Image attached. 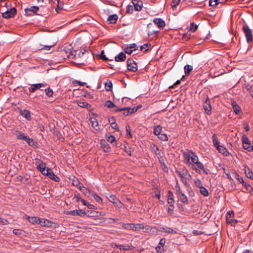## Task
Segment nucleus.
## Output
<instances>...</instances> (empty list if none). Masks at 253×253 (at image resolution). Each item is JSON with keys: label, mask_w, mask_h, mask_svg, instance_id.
Listing matches in <instances>:
<instances>
[{"label": "nucleus", "mask_w": 253, "mask_h": 253, "mask_svg": "<svg viewBox=\"0 0 253 253\" xmlns=\"http://www.w3.org/2000/svg\"><path fill=\"white\" fill-rule=\"evenodd\" d=\"M191 160L193 163L191 166V169H194L198 174L201 173L200 169H202L206 173H207V172L205 170L204 165L199 161V158L197 155L192 151H191Z\"/></svg>", "instance_id": "nucleus-1"}, {"label": "nucleus", "mask_w": 253, "mask_h": 253, "mask_svg": "<svg viewBox=\"0 0 253 253\" xmlns=\"http://www.w3.org/2000/svg\"><path fill=\"white\" fill-rule=\"evenodd\" d=\"M70 56L71 59H78L84 57L85 60H87L88 58L92 59L93 58V54L90 51L83 48L74 50V54H71Z\"/></svg>", "instance_id": "nucleus-2"}, {"label": "nucleus", "mask_w": 253, "mask_h": 253, "mask_svg": "<svg viewBox=\"0 0 253 253\" xmlns=\"http://www.w3.org/2000/svg\"><path fill=\"white\" fill-rule=\"evenodd\" d=\"M242 30L244 32L248 43L251 42L253 40V34L252 30L249 28L248 24H245L242 27Z\"/></svg>", "instance_id": "nucleus-3"}, {"label": "nucleus", "mask_w": 253, "mask_h": 253, "mask_svg": "<svg viewBox=\"0 0 253 253\" xmlns=\"http://www.w3.org/2000/svg\"><path fill=\"white\" fill-rule=\"evenodd\" d=\"M242 140L244 149L248 150L249 152H252L253 151V146L251 145L249 138L245 134H244L242 136Z\"/></svg>", "instance_id": "nucleus-4"}, {"label": "nucleus", "mask_w": 253, "mask_h": 253, "mask_svg": "<svg viewBox=\"0 0 253 253\" xmlns=\"http://www.w3.org/2000/svg\"><path fill=\"white\" fill-rule=\"evenodd\" d=\"M141 105L137 106L136 107L130 108V107H124V108H117L115 111H123L127 110V114L125 113V115L127 116H128L137 111V110L140 108Z\"/></svg>", "instance_id": "nucleus-5"}, {"label": "nucleus", "mask_w": 253, "mask_h": 253, "mask_svg": "<svg viewBox=\"0 0 253 253\" xmlns=\"http://www.w3.org/2000/svg\"><path fill=\"white\" fill-rule=\"evenodd\" d=\"M17 10L15 7L11 8L9 10H7L6 11L2 13V16L3 18L6 19H8L10 18L14 17L16 14Z\"/></svg>", "instance_id": "nucleus-6"}, {"label": "nucleus", "mask_w": 253, "mask_h": 253, "mask_svg": "<svg viewBox=\"0 0 253 253\" xmlns=\"http://www.w3.org/2000/svg\"><path fill=\"white\" fill-rule=\"evenodd\" d=\"M123 227L127 230L139 231L141 228V225L140 224L125 223L123 224Z\"/></svg>", "instance_id": "nucleus-7"}, {"label": "nucleus", "mask_w": 253, "mask_h": 253, "mask_svg": "<svg viewBox=\"0 0 253 253\" xmlns=\"http://www.w3.org/2000/svg\"><path fill=\"white\" fill-rule=\"evenodd\" d=\"M42 173L48 176L51 179L55 181L58 182L60 180L59 178L54 174L52 170L50 168H47L45 169V171H43V173Z\"/></svg>", "instance_id": "nucleus-8"}, {"label": "nucleus", "mask_w": 253, "mask_h": 253, "mask_svg": "<svg viewBox=\"0 0 253 253\" xmlns=\"http://www.w3.org/2000/svg\"><path fill=\"white\" fill-rule=\"evenodd\" d=\"M178 173V175L181 178L182 182L185 185L187 184V179L190 177V174L188 172V170H183L182 171H177Z\"/></svg>", "instance_id": "nucleus-9"}, {"label": "nucleus", "mask_w": 253, "mask_h": 253, "mask_svg": "<svg viewBox=\"0 0 253 253\" xmlns=\"http://www.w3.org/2000/svg\"><path fill=\"white\" fill-rule=\"evenodd\" d=\"M66 214L68 215H72L74 216H80L81 217H84L87 215L86 212L83 211L82 210H76L70 211H67Z\"/></svg>", "instance_id": "nucleus-10"}, {"label": "nucleus", "mask_w": 253, "mask_h": 253, "mask_svg": "<svg viewBox=\"0 0 253 253\" xmlns=\"http://www.w3.org/2000/svg\"><path fill=\"white\" fill-rule=\"evenodd\" d=\"M127 69L129 71L135 72L137 70V65L136 62L131 59H128L127 61Z\"/></svg>", "instance_id": "nucleus-11"}, {"label": "nucleus", "mask_w": 253, "mask_h": 253, "mask_svg": "<svg viewBox=\"0 0 253 253\" xmlns=\"http://www.w3.org/2000/svg\"><path fill=\"white\" fill-rule=\"evenodd\" d=\"M106 197L110 202L113 203V204H116L117 206L119 208L122 206L121 202L115 195H108L106 196Z\"/></svg>", "instance_id": "nucleus-12"}, {"label": "nucleus", "mask_w": 253, "mask_h": 253, "mask_svg": "<svg viewBox=\"0 0 253 253\" xmlns=\"http://www.w3.org/2000/svg\"><path fill=\"white\" fill-rule=\"evenodd\" d=\"M45 86V84L43 83L33 84L29 87V90L31 92H34L36 90L40 89L41 87Z\"/></svg>", "instance_id": "nucleus-13"}, {"label": "nucleus", "mask_w": 253, "mask_h": 253, "mask_svg": "<svg viewBox=\"0 0 253 253\" xmlns=\"http://www.w3.org/2000/svg\"><path fill=\"white\" fill-rule=\"evenodd\" d=\"M153 22L160 28H163L166 25L164 20L161 18H155L154 19Z\"/></svg>", "instance_id": "nucleus-14"}, {"label": "nucleus", "mask_w": 253, "mask_h": 253, "mask_svg": "<svg viewBox=\"0 0 253 253\" xmlns=\"http://www.w3.org/2000/svg\"><path fill=\"white\" fill-rule=\"evenodd\" d=\"M37 163H39L37 167V169L42 173H43V171H44L45 169H47L45 167V164L39 159L37 160Z\"/></svg>", "instance_id": "nucleus-15"}, {"label": "nucleus", "mask_w": 253, "mask_h": 253, "mask_svg": "<svg viewBox=\"0 0 253 253\" xmlns=\"http://www.w3.org/2000/svg\"><path fill=\"white\" fill-rule=\"evenodd\" d=\"M245 88L250 91L251 95L253 98V80L250 83H246L244 84Z\"/></svg>", "instance_id": "nucleus-16"}, {"label": "nucleus", "mask_w": 253, "mask_h": 253, "mask_svg": "<svg viewBox=\"0 0 253 253\" xmlns=\"http://www.w3.org/2000/svg\"><path fill=\"white\" fill-rule=\"evenodd\" d=\"M39 8L38 6H33L30 8H26L25 9V11L26 15L27 16H31L30 14L28 13L29 11H32L34 13H36V12L39 10Z\"/></svg>", "instance_id": "nucleus-17"}, {"label": "nucleus", "mask_w": 253, "mask_h": 253, "mask_svg": "<svg viewBox=\"0 0 253 253\" xmlns=\"http://www.w3.org/2000/svg\"><path fill=\"white\" fill-rule=\"evenodd\" d=\"M126 55L125 53L122 52L115 56V60L117 62H122L126 60Z\"/></svg>", "instance_id": "nucleus-18"}, {"label": "nucleus", "mask_w": 253, "mask_h": 253, "mask_svg": "<svg viewBox=\"0 0 253 253\" xmlns=\"http://www.w3.org/2000/svg\"><path fill=\"white\" fill-rule=\"evenodd\" d=\"M20 115L23 117L27 119L28 120H30L31 119V113L30 112L26 109L21 110L20 111Z\"/></svg>", "instance_id": "nucleus-19"}, {"label": "nucleus", "mask_w": 253, "mask_h": 253, "mask_svg": "<svg viewBox=\"0 0 253 253\" xmlns=\"http://www.w3.org/2000/svg\"><path fill=\"white\" fill-rule=\"evenodd\" d=\"M200 210L199 206L198 205L193 206L192 208H191V211H193V214L191 215L192 216H197L199 215L200 213V212L199 211Z\"/></svg>", "instance_id": "nucleus-20"}, {"label": "nucleus", "mask_w": 253, "mask_h": 253, "mask_svg": "<svg viewBox=\"0 0 253 253\" xmlns=\"http://www.w3.org/2000/svg\"><path fill=\"white\" fill-rule=\"evenodd\" d=\"M234 213L233 211H228L226 215V222L228 223L231 222V221L234 219Z\"/></svg>", "instance_id": "nucleus-21"}, {"label": "nucleus", "mask_w": 253, "mask_h": 253, "mask_svg": "<svg viewBox=\"0 0 253 253\" xmlns=\"http://www.w3.org/2000/svg\"><path fill=\"white\" fill-rule=\"evenodd\" d=\"M15 134L16 136L17 139L22 140H25L28 135H25L21 131L16 130L15 131Z\"/></svg>", "instance_id": "nucleus-22"}, {"label": "nucleus", "mask_w": 253, "mask_h": 253, "mask_svg": "<svg viewBox=\"0 0 253 253\" xmlns=\"http://www.w3.org/2000/svg\"><path fill=\"white\" fill-rule=\"evenodd\" d=\"M26 219L31 223L35 224L37 223L39 224L40 218L36 216H27Z\"/></svg>", "instance_id": "nucleus-23"}, {"label": "nucleus", "mask_w": 253, "mask_h": 253, "mask_svg": "<svg viewBox=\"0 0 253 253\" xmlns=\"http://www.w3.org/2000/svg\"><path fill=\"white\" fill-rule=\"evenodd\" d=\"M63 52H64L67 55V56L69 58L71 59V54H74V50H73L72 48L71 47H66L64 48V49L63 50Z\"/></svg>", "instance_id": "nucleus-24"}, {"label": "nucleus", "mask_w": 253, "mask_h": 253, "mask_svg": "<svg viewBox=\"0 0 253 253\" xmlns=\"http://www.w3.org/2000/svg\"><path fill=\"white\" fill-rule=\"evenodd\" d=\"M39 224L43 226L49 227L51 225V222L47 219L40 218Z\"/></svg>", "instance_id": "nucleus-25"}, {"label": "nucleus", "mask_w": 253, "mask_h": 253, "mask_svg": "<svg viewBox=\"0 0 253 253\" xmlns=\"http://www.w3.org/2000/svg\"><path fill=\"white\" fill-rule=\"evenodd\" d=\"M118 19V16L117 14H113L110 15L107 18V20L109 21L110 23L114 24L115 23Z\"/></svg>", "instance_id": "nucleus-26"}, {"label": "nucleus", "mask_w": 253, "mask_h": 253, "mask_svg": "<svg viewBox=\"0 0 253 253\" xmlns=\"http://www.w3.org/2000/svg\"><path fill=\"white\" fill-rule=\"evenodd\" d=\"M245 173L247 177L252 179L253 176V172L252 170L249 167H245Z\"/></svg>", "instance_id": "nucleus-27"}, {"label": "nucleus", "mask_w": 253, "mask_h": 253, "mask_svg": "<svg viewBox=\"0 0 253 253\" xmlns=\"http://www.w3.org/2000/svg\"><path fill=\"white\" fill-rule=\"evenodd\" d=\"M104 106L109 108H113L114 107L115 109L114 110V111L115 112V110H116L117 108H118V107L116 106L114 104V103L110 101V100H107L105 102V104H104Z\"/></svg>", "instance_id": "nucleus-28"}, {"label": "nucleus", "mask_w": 253, "mask_h": 253, "mask_svg": "<svg viewBox=\"0 0 253 253\" xmlns=\"http://www.w3.org/2000/svg\"><path fill=\"white\" fill-rule=\"evenodd\" d=\"M216 149L220 153H222V154L225 155V156L227 155V150L225 147H223V146H218V147H216Z\"/></svg>", "instance_id": "nucleus-29"}, {"label": "nucleus", "mask_w": 253, "mask_h": 253, "mask_svg": "<svg viewBox=\"0 0 253 253\" xmlns=\"http://www.w3.org/2000/svg\"><path fill=\"white\" fill-rule=\"evenodd\" d=\"M208 100L206 102V104L204 105V107L205 112L207 113V114L210 115L211 113V105L207 103Z\"/></svg>", "instance_id": "nucleus-30"}, {"label": "nucleus", "mask_w": 253, "mask_h": 253, "mask_svg": "<svg viewBox=\"0 0 253 253\" xmlns=\"http://www.w3.org/2000/svg\"><path fill=\"white\" fill-rule=\"evenodd\" d=\"M178 196L180 199V200L183 202V203H188V200L186 196L183 194L182 192H179V194Z\"/></svg>", "instance_id": "nucleus-31"}, {"label": "nucleus", "mask_w": 253, "mask_h": 253, "mask_svg": "<svg viewBox=\"0 0 253 253\" xmlns=\"http://www.w3.org/2000/svg\"><path fill=\"white\" fill-rule=\"evenodd\" d=\"M79 188L80 189V190L84 193V194L87 196H89L90 194V191H89V190H88V189H87L86 188H85L84 186H79Z\"/></svg>", "instance_id": "nucleus-32"}, {"label": "nucleus", "mask_w": 253, "mask_h": 253, "mask_svg": "<svg viewBox=\"0 0 253 253\" xmlns=\"http://www.w3.org/2000/svg\"><path fill=\"white\" fill-rule=\"evenodd\" d=\"M212 142L213 143V145L216 148L218 146H219V142L218 141V138L216 136L215 134H213L212 136Z\"/></svg>", "instance_id": "nucleus-33"}, {"label": "nucleus", "mask_w": 253, "mask_h": 253, "mask_svg": "<svg viewBox=\"0 0 253 253\" xmlns=\"http://www.w3.org/2000/svg\"><path fill=\"white\" fill-rule=\"evenodd\" d=\"M200 191L202 195H203L204 196H208L209 195V193L208 192V190L203 186H201L200 187Z\"/></svg>", "instance_id": "nucleus-34"}, {"label": "nucleus", "mask_w": 253, "mask_h": 253, "mask_svg": "<svg viewBox=\"0 0 253 253\" xmlns=\"http://www.w3.org/2000/svg\"><path fill=\"white\" fill-rule=\"evenodd\" d=\"M183 155L184 158V160L186 161L187 163H189L190 161V151L188 150H187L186 151H184L183 152Z\"/></svg>", "instance_id": "nucleus-35"}, {"label": "nucleus", "mask_w": 253, "mask_h": 253, "mask_svg": "<svg viewBox=\"0 0 253 253\" xmlns=\"http://www.w3.org/2000/svg\"><path fill=\"white\" fill-rule=\"evenodd\" d=\"M78 105L79 106L82 107V108H90L91 107V105H89V104H88L87 103L85 102H83V101H80L78 103Z\"/></svg>", "instance_id": "nucleus-36"}, {"label": "nucleus", "mask_w": 253, "mask_h": 253, "mask_svg": "<svg viewBox=\"0 0 253 253\" xmlns=\"http://www.w3.org/2000/svg\"><path fill=\"white\" fill-rule=\"evenodd\" d=\"M199 24H200L199 23L197 24V23H195L194 22L191 23V26H190L191 32H194L195 31H196L197 30Z\"/></svg>", "instance_id": "nucleus-37"}, {"label": "nucleus", "mask_w": 253, "mask_h": 253, "mask_svg": "<svg viewBox=\"0 0 253 253\" xmlns=\"http://www.w3.org/2000/svg\"><path fill=\"white\" fill-rule=\"evenodd\" d=\"M162 127L158 125L156 126L154 128V134L156 135H159V134H160L161 133V131H162Z\"/></svg>", "instance_id": "nucleus-38"}, {"label": "nucleus", "mask_w": 253, "mask_h": 253, "mask_svg": "<svg viewBox=\"0 0 253 253\" xmlns=\"http://www.w3.org/2000/svg\"><path fill=\"white\" fill-rule=\"evenodd\" d=\"M163 230L165 232L168 233H176V232L173 229L168 227H163Z\"/></svg>", "instance_id": "nucleus-39"}, {"label": "nucleus", "mask_w": 253, "mask_h": 253, "mask_svg": "<svg viewBox=\"0 0 253 253\" xmlns=\"http://www.w3.org/2000/svg\"><path fill=\"white\" fill-rule=\"evenodd\" d=\"M133 6H134L135 9L136 11H140L142 9V1H140L138 3H135L133 4Z\"/></svg>", "instance_id": "nucleus-40"}, {"label": "nucleus", "mask_w": 253, "mask_h": 253, "mask_svg": "<svg viewBox=\"0 0 253 253\" xmlns=\"http://www.w3.org/2000/svg\"><path fill=\"white\" fill-rule=\"evenodd\" d=\"M233 105V108L234 110V112L235 113V114H238L240 112V107L236 104L235 102L233 101V103H232Z\"/></svg>", "instance_id": "nucleus-41"}, {"label": "nucleus", "mask_w": 253, "mask_h": 253, "mask_svg": "<svg viewBox=\"0 0 253 253\" xmlns=\"http://www.w3.org/2000/svg\"><path fill=\"white\" fill-rule=\"evenodd\" d=\"M45 93L46 96L48 97H51L53 95V91L52 90L49 88L47 87V88L45 89Z\"/></svg>", "instance_id": "nucleus-42"}, {"label": "nucleus", "mask_w": 253, "mask_h": 253, "mask_svg": "<svg viewBox=\"0 0 253 253\" xmlns=\"http://www.w3.org/2000/svg\"><path fill=\"white\" fill-rule=\"evenodd\" d=\"M55 45V43L52 44V45H40V46L41 47H38L39 48V50H42V49H46V50H49L50 49L51 47L54 46Z\"/></svg>", "instance_id": "nucleus-43"}, {"label": "nucleus", "mask_w": 253, "mask_h": 253, "mask_svg": "<svg viewBox=\"0 0 253 253\" xmlns=\"http://www.w3.org/2000/svg\"><path fill=\"white\" fill-rule=\"evenodd\" d=\"M151 44L150 43H145L140 46V50L141 51H143L146 52L148 50V47L150 46Z\"/></svg>", "instance_id": "nucleus-44"}, {"label": "nucleus", "mask_w": 253, "mask_h": 253, "mask_svg": "<svg viewBox=\"0 0 253 253\" xmlns=\"http://www.w3.org/2000/svg\"><path fill=\"white\" fill-rule=\"evenodd\" d=\"M180 1V0H172L170 4L171 8L174 9L179 4Z\"/></svg>", "instance_id": "nucleus-45"}, {"label": "nucleus", "mask_w": 253, "mask_h": 253, "mask_svg": "<svg viewBox=\"0 0 253 253\" xmlns=\"http://www.w3.org/2000/svg\"><path fill=\"white\" fill-rule=\"evenodd\" d=\"M158 136L159 138L163 141H167L168 140V137L165 133H161Z\"/></svg>", "instance_id": "nucleus-46"}, {"label": "nucleus", "mask_w": 253, "mask_h": 253, "mask_svg": "<svg viewBox=\"0 0 253 253\" xmlns=\"http://www.w3.org/2000/svg\"><path fill=\"white\" fill-rule=\"evenodd\" d=\"M117 248L119 249L120 250H124L127 251L129 250V247L128 246H123V245H116Z\"/></svg>", "instance_id": "nucleus-47"}, {"label": "nucleus", "mask_w": 253, "mask_h": 253, "mask_svg": "<svg viewBox=\"0 0 253 253\" xmlns=\"http://www.w3.org/2000/svg\"><path fill=\"white\" fill-rule=\"evenodd\" d=\"M242 185L244 186L246 188L247 190H248L249 191H251L253 190V188L251 186V185L249 184L246 182L245 181H244V183H242Z\"/></svg>", "instance_id": "nucleus-48"}, {"label": "nucleus", "mask_w": 253, "mask_h": 253, "mask_svg": "<svg viewBox=\"0 0 253 253\" xmlns=\"http://www.w3.org/2000/svg\"><path fill=\"white\" fill-rule=\"evenodd\" d=\"M99 56L104 61L109 60V59L107 57H106L105 56V55H104V52L103 50H102L101 51L100 54L99 55ZM109 60L113 61V59H109Z\"/></svg>", "instance_id": "nucleus-49"}, {"label": "nucleus", "mask_w": 253, "mask_h": 253, "mask_svg": "<svg viewBox=\"0 0 253 253\" xmlns=\"http://www.w3.org/2000/svg\"><path fill=\"white\" fill-rule=\"evenodd\" d=\"M93 198L95 199V200L98 202V203H101L102 201V198L99 197L98 195H96V194L95 193H93L92 194Z\"/></svg>", "instance_id": "nucleus-50"}, {"label": "nucleus", "mask_w": 253, "mask_h": 253, "mask_svg": "<svg viewBox=\"0 0 253 253\" xmlns=\"http://www.w3.org/2000/svg\"><path fill=\"white\" fill-rule=\"evenodd\" d=\"M25 141L30 145L33 146L34 144V140L32 138H30L28 136H27Z\"/></svg>", "instance_id": "nucleus-51"}, {"label": "nucleus", "mask_w": 253, "mask_h": 253, "mask_svg": "<svg viewBox=\"0 0 253 253\" xmlns=\"http://www.w3.org/2000/svg\"><path fill=\"white\" fill-rule=\"evenodd\" d=\"M133 11V6L131 5H127L126 7V13L128 14H131Z\"/></svg>", "instance_id": "nucleus-52"}, {"label": "nucleus", "mask_w": 253, "mask_h": 253, "mask_svg": "<svg viewBox=\"0 0 253 253\" xmlns=\"http://www.w3.org/2000/svg\"><path fill=\"white\" fill-rule=\"evenodd\" d=\"M235 177L236 179H237L240 183H244V179L241 176H240L238 173H235Z\"/></svg>", "instance_id": "nucleus-53"}, {"label": "nucleus", "mask_w": 253, "mask_h": 253, "mask_svg": "<svg viewBox=\"0 0 253 253\" xmlns=\"http://www.w3.org/2000/svg\"><path fill=\"white\" fill-rule=\"evenodd\" d=\"M195 185L200 188V187L203 186L201 181L199 179H196L194 180Z\"/></svg>", "instance_id": "nucleus-54"}, {"label": "nucleus", "mask_w": 253, "mask_h": 253, "mask_svg": "<svg viewBox=\"0 0 253 253\" xmlns=\"http://www.w3.org/2000/svg\"><path fill=\"white\" fill-rule=\"evenodd\" d=\"M124 51L125 53L130 54L132 52L133 49L129 48V46L127 45V47L125 48Z\"/></svg>", "instance_id": "nucleus-55"}, {"label": "nucleus", "mask_w": 253, "mask_h": 253, "mask_svg": "<svg viewBox=\"0 0 253 253\" xmlns=\"http://www.w3.org/2000/svg\"><path fill=\"white\" fill-rule=\"evenodd\" d=\"M184 71L186 75L190 74V65L187 64L184 66Z\"/></svg>", "instance_id": "nucleus-56"}, {"label": "nucleus", "mask_w": 253, "mask_h": 253, "mask_svg": "<svg viewBox=\"0 0 253 253\" xmlns=\"http://www.w3.org/2000/svg\"><path fill=\"white\" fill-rule=\"evenodd\" d=\"M174 209V206L173 205H170L168 208V211L169 214L171 215L172 211Z\"/></svg>", "instance_id": "nucleus-57"}, {"label": "nucleus", "mask_w": 253, "mask_h": 253, "mask_svg": "<svg viewBox=\"0 0 253 253\" xmlns=\"http://www.w3.org/2000/svg\"><path fill=\"white\" fill-rule=\"evenodd\" d=\"M116 140L115 137L114 135H111L108 137L107 140L110 143H113Z\"/></svg>", "instance_id": "nucleus-58"}, {"label": "nucleus", "mask_w": 253, "mask_h": 253, "mask_svg": "<svg viewBox=\"0 0 253 253\" xmlns=\"http://www.w3.org/2000/svg\"><path fill=\"white\" fill-rule=\"evenodd\" d=\"M107 90H110V89L112 87L113 84L111 81H109V83H107L105 84Z\"/></svg>", "instance_id": "nucleus-59"}, {"label": "nucleus", "mask_w": 253, "mask_h": 253, "mask_svg": "<svg viewBox=\"0 0 253 253\" xmlns=\"http://www.w3.org/2000/svg\"><path fill=\"white\" fill-rule=\"evenodd\" d=\"M204 233V231H199V230H194L193 231V234L195 236H197V235H201V234H203Z\"/></svg>", "instance_id": "nucleus-60"}, {"label": "nucleus", "mask_w": 253, "mask_h": 253, "mask_svg": "<svg viewBox=\"0 0 253 253\" xmlns=\"http://www.w3.org/2000/svg\"><path fill=\"white\" fill-rule=\"evenodd\" d=\"M126 135L129 136V137H131V130L130 126H126Z\"/></svg>", "instance_id": "nucleus-61"}, {"label": "nucleus", "mask_w": 253, "mask_h": 253, "mask_svg": "<svg viewBox=\"0 0 253 253\" xmlns=\"http://www.w3.org/2000/svg\"><path fill=\"white\" fill-rule=\"evenodd\" d=\"M22 231L21 230H20L19 229H14L13 230V233L16 235H20L22 234Z\"/></svg>", "instance_id": "nucleus-62"}, {"label": "nucleus", "mask_w": 253, "mask_h": 253, "mask_svg": "<svg viewBox=\"0 0 253 253\" xmlns=\"http://www.w3.org/2000/svg\"><path fill=\"white\" fill-rule=\"evenodd\" d=\"M128 45L129 46V48H130L132 49H133L134 50L137 49V45L135 43H131Z\"/></svg>", "instance_id": "nucleus-63"}, {"label": "nucleus", "mask_w": 253, "mask_h": 253, "mask_svg": "<svg viewBox=\"0 0 253 253\" xmlns=\"http://www.w3.org/2000/svg\"><path fill=\"white\" fill-rule=\"evenodd\" d=\"M111 127L115 129H118V125L115 122H113L111 123Z\"/></svg>", "instance_id": "nucleus-64"}]
</instances>
